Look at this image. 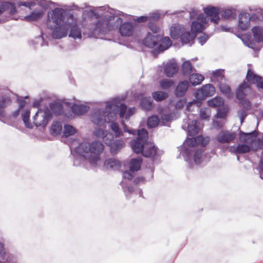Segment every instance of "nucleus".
Wrapping results in <instances>:
<instances>
[{"label":"nucleus","mask_w":263,"mask_h":263,"mask_svg":"<svg viewBox=\"0 0 263 263\" xmlns=\"http://www.w3.org/2000/svg\"><path fill=\"white\" fill-rule=\"evenodd\" d=\"M257 135L258 133L256 130L250 133L240 131L239 134V139L242 143L238 144L235 153L238 154L249 153L251 150V146L255 141Z\"/></svg>","instance_id":"nucleus-5"},{"label":"nucleus","mask_w":263,"mask_h":263,"mask_svg":"<svg viewBox=\"0 0 263 263\" xmlns=\"http://www.w3.org/2000/svg\"><path fill=\"white\" fill-rule=\"evenodd\" d=\"M237 10L234 8H228L221 10V16H232L236 15Z\"/></svg>","instance_id":"nucleus-40"},{"label":"nucleus","mask_w":263,"mask_h":263,"mask_svg":"<svg viewBox=\"0 0 263 263\" xmlns=\"http://www.w3.org/2000/svg\"><path fill=\"white\" fill-rule=\"evenodd\" d=\"M251 91V88L249 84L244 81L239 85L236 92V98L239 101L241 106L247 110L251 108V103L248 99H245V97Z\"/></svg>","instance_id":"nucleus-7"},{"label":"nucleus","mask_w":263,"mask_h":263,"mask_svg":"<svg viewBox=\"0 0 263 263\" xmlns=\"http://www.w3.org/2000/svg\"><path fill=\"white\" fill-rule=\"evenodd\" d=\"M190 16H203L202 14H199L198 11L196 9H192V11L190 12Z\"/></svg>","instance_id":"nucleus-62"},{"label":"nucleus","mask_w":263,"mask_h":263,"mask_svg":"<svg viewBox=\"0 0 263 263\" xmlns=\"http://www.w3.org/2000/svg\"><path fill=\"white\" fill-rule=\"evenodd\" d=\"M215 92V87L212 84H208L203 85L200 89L196 92V97L198 99L203 100L206 97H211Z\"/></svg>","instance_id":"nucleus-10"},{"label":"nucleus","mask_w":263,"mask_h":263,"mask_svg":"<svg viewBox=\"0 0 263 263\" xmlns=\"http://www.w3.org/2000/svg\"><path fill=\"white\" fill-rule=\"evenodd\" d=\"M51 118L52 113L49 108L40 109L33 117V123L36 126L45 127Z\"/></svg>","instance_id":"nucleus-9"},{"label":"nucleus","mask_w":263,"mask_h":263,"mask_svg":"<svg viewBox=\"0 0 263 263\" xmlns=\"http://www.w3.org/2000/svg\"><path fill=\"white\" fill-rule=\"evenodd\" d=\"M5 4H7L5 7V12H8L11 15H14L16 12V8L13 3L9 2H5Z\"/></svg>","instance_id":"nucleus-41"},{"label":"nucleus","mask_w":263,"mask_h":263,"mask_svg":"<svg viewBox=\"0 0 263 263\" xmlns=\"http://www.w3.org/2000/svg\"><path fill=\"white\" fill-rule=\"evenodd\" d=\"M198 123L199 122L196 120H192L189 123L187 130L190 136H195L198 133L199 130L198 126Z\"/></svg>","instance_id":"nucleus-26"},{"label":"nucleus","mask_w":263,"mask_h":263,"mask_svg":"<svg viewBox=\"0 0 263 263\" xmlns=\"http://www.w3.org/2000/svg\"><path fill=\"white\" fill-rule=\"evenodd\" d=\"M142 162L141 158H133L129 161V168L131 171L137 172L140 169Z\"/></svg>","instance_id":"nucleus-27"},{"label":"nucleus","mask_w":263,"mask_h":263,"mask_svg":"<svg viewBox=\"0 0 263 263\" xmlns=\"http://www.w3.org/2000/svg\"><path fill=\"white\" fill-rule=\"evenodd\" d=\"M135 171H131L130 169L128 171H125L123 173V177L125 179L130 180L134 177V173Z\"/></svg>","instance_id":"nucleus-53"},{"label":"nucleus","mask_w":263,"mask_h":263,"mask_svg":"<svg viewBox=\"0 0 263 263\" xmlns=\"http://www.w3.org/2000/svg\"><path fill=\"white\" fill-rule=\"evenodd\" d=\"M175 84V82L173 80L163 79L159 81V85L163 89H168Z\"/></svg>","instance_id":"nucleus-35"},{"label":"nucleus","mask_w":263,"mask_h":263,"mask_svg":"<svg viewBox=\"0 0 263 263\" xmlns=\"http://www.w3.org/2000/svg\"><path fill=\"white\" fill-rule=\"evenodd\" d=\"M255 41L258 43L263 42V28L259 26L253 27L252 29Z\"/></svg>","instance_id":"nucleus-23"},{"label":"nucleus","mask_w":263,"mask_h":263,"mask_svg":"<svg viewBox=\"0 0 263 263\" xmlns=\"http://www.w3.org/2000/svg\"><path fill=\"white\" fill-rule=\"evenodd\" d=\"M135 111V108H128V109H127L125 119H128L130 116H132L134 114Z\"/></svg>","instance_id":"nucleus-58"},{"label":"nucleus","mask_w":263,"mask_h":263,"mask_svg":"<svg viewBox=\"0 0 263 263\" xmlns=\"http://www.w3.org/2000/svg\"><path fill=\"white\" fill-rule=\"evenodd\" d=\"M145 179L143 177H137L134 180V183L136 185L139 184L140 183H144Z\"/></svg>","instance_id":"nucleus-59"},{"label":"nucleus","mask_w":263,"mask_h":263,"mask_svg":"<svg viewBox=\"0 0 263 263\" xmlns=\"http://www.w3.org/2000/svg\"><path fill=\"white\" fill-rule=\"evenodd\" d=\"M141 154L145 157L154 158L157 154V148L153 143L147 141Z\"/></svg>","instance_id":"nucleus-15"},{"label":"nucleus","mask_w":263,"mask_h":263,"mask_svg":"<svg viewBox=\"0 0 263 263\" xmlns=\"http://www.w3.org/2000/svg\"><path fill=\"white\" fill-rule=\"evenodd\" d=\"M219 88L221 93L227 98H230L232 96V90L229 85L221 83L219 84Z\"/></svg>","instance_id":"nucleus-34"},{"label":"nucleus","mask_w":263,"mask_h":263,"mask_svg":"<svg viewBox=\"0 0 263 263\" xmlns=\"http://www.w3.org/2000/svg\"><path fill=\"white\" fill-rule=\"evenodd\" d=\"M196 20L192 22L191 26V31L196 34L201 32L205 28V25L208 23L209 17H196Z\"/></svg>","instance_id":"nucleus-11"},{"label":"nucleus","mask_w":263,"mask_h":263,"mask_svg":"<svg viewBox=\"0 0 263 263\" xmlns=\"http://www.w3.org/2000/svg\"><path fill=\"white\" fill-rule=\"evenodd\" d=\"M203 11L207 16H219L221 10L218 7L209 6L204 8Z\"/></svg>","instance_id":"nucleus-25"},{"label":"nucleus","mask_w":263,"mask_h":263,"mask_svg":"<svg viewBox=\"0 0 263 263\" xmlns=\"http://www.w3.org/2000/svg\"><path fill=\"white\" fill-rule=\"evenodd\" d=\"M72 111L78 115H82L88 111V107L84 105H73L71 107Z\"/></svg>","instance_id":"nucleus-37"},{"label":"nucleus","mask_w":263,"mask_h":263,"mask_svg":"<svg viewBox=\"0 0 263 263\" xmlns=\"http://www.w3.org/2000/svg\"><path fill=\"white\" fill-rule=\"evenodd\" d=\"M121 124L123 126V130L125 132H127L130 134L136 135L138 132L134 129H128L127 126L126 125L124 121H122Z\"/></svg>","instance_id":"nucleus-52"},{"label":"nucleus","mask_w":263,"mask_h":263,"mask_svg":"<svg viewBox=\"0 0 263 263\" xmlns=\"http://www.w3.org/2000/svg\"><path fill=\"white\" fill-rule=\"evenodd\" d=\"M106 130H104L100 128H98L93 132V135L98 138L101 137L103 138V136L105 135Z\"/></svg>","instance_id":"nucleus-54"},{"label":"nucleus","mask_w":263,"mask_h":263,"mask_svg":"<svg viewBox=\"0 0 263 263\" xmlns=\"http://www.w3.org/2000/svg\"><path fill=\"white\" fill-rule=\"evenodd\" d=\"M162 122L165 123L171 120V115L169 114H164L161 116Z\"/></svg>","instance_id":"nucleus-60"},{"label":"nucleus","mask_w":263,"mask_h":263,"mask_svg":"<svg viewBox=\"0 0 263 263\" xmlns=\"http://www.w3.org/2000/svg\"><path fill=\"white\" fill-rule=\"evenodd\" d=\"M210 111L208 108H202L200 110V117L203 119H206L210 116Z\"/></svg>","instance_id":"nucleus-49"},{"label":"nucleus","mask_w":263,"mask_h":263,"mask_svg":"<svg viewBox=\"0 0 263 263\" xmlns=\"http://www.w3.org/2000/svg\"><path fill=\"white\" fill-rule=\"evenodd\" d=\"M99 18L95 22V31L100 33H107L112 30L119 28L122 36H130L134 31V26L130 22L122 23L121 17H96Z\"/></svg>","instance_id":"nucleus-2"},{"label":"nucleus","mask_w":263,"mask_h":263,"mask_svg":"<svg viewBox=\"0 0 263 263\" xmlns=\"http://www.w3.org/2000/svg\"><path fill=\"white\" fill-rule=\"evenodd\" d=\"M76 133V129L70 125H66L64 126V135L65 137H68Z\"/></svg>","instance_id":"nucleus-44"},{"label":"nucleus","mask_w":263,"mask_h":263,"mask_svg":"<svg viewBox=\"0 0 263 263\" xmlns=\"http://www.w3.org/2000/svg\"><path fill=\"white\" fill-rule=\"evenodd\" d=\"M160 122L158 116L154 115L149 117L147 119V124L149 128L155 127L159 124Z\"/></svg>","instance_id":"nucleus-39"},{"label":"nucleus","mask_w":263,"mask_h":263,"mask_svg":"<svg viewBox=\"0 0 263 263\" xmlns=\"http://www.w3.org/2000/svg\"><path fill=\"white\" fill-rule=\"evenodd\" d=\"M39 18V17H23L22 20L26 22H32L37 21Z\"/></svg>","instance_id":"nucleus-63"},{"label":"nucleus","mask_w":263,"mask_h":263,"mask_svg":"<svg viewBox=\"0 0 263 263\" xmlns=\"http://www.w3.org/2000/svg\"><path fill=\"white\" fill-rule=\"evenodd\" d=\"M249 11L247 10H242L239 12V16H258L261 15L263 16V8L257 7L256 6H252L249 8Z\"/></svg>","instance_id":"nucleus-14"},{"label":"nucleus","mask_w":263,"mask_h":263,"mask_svg":"<svg viewBox=\"0 0 263 263\" xmlns=\"http://www.w3.org/2000/svg\"><path fill=\"white\" fill-rule=\"evenodd\" d=\"M11 103L10 97L5 96H0V117L4 118L6 116L5 109Z\"/></svg>","instance_id":"nucleus-22"},{"label":"nucleus","mask_w":263,"mask_h":263,"mask_svg":"<svg viewBox=\"0 0 263 263\" xmlns=\"http://www.w3.org/2000/svg\"><path fill=\"white\" fill-rule=\"evenodd\" d=\"M223 103V100L221 97H215L208 101V105L212 107L221 106Z\"/></svg>","instance_id":"nucleus-38"},{"label":"nucleus","mask_w":263,"mask_h":263,"mask_svg":"<svg viewBox=\"0 0 263 263\" xmlns=\"http://www.w3.org/2000/svg\"><path fill=\"white\" fill-rule=\"evenodd\" d=\"M209 38V35L203 33L198 37V40L199 43L202 45L207 41Z\"/></svg>","instance_id":"nucleus-56"},{"label":"nucleus","mask_w":263,"mask_h":263,"mask_svg":"<svg viewBox=\"0 0 263 263\" xmlns=\"http://www.w3.org/2000/svg\"><path fill=\"white\" fill-rule=\"evenodd\" d=\"M238 114L240 117L241 122H243V120L247 116L246 111L243 109H241L238 111Z\"/></svg>","instance_id":"nucleus-57"},{"label":"nucleus","mask_w":263,"mask_h":263,"mask_svg":"<svg viewBox=\"0 0 263 263\" xmlns=\"http://www.w3.org/2000/svg\"><path fill=\"white\" fill-rule=\"evenodd\" d=\"M110 128L115 133L116 137L123 136V133L120 129L119 125L117 123L112 122L110 125Z\"/></svg>","instance_id":"nucleus-45"},{"label":"nucleus","mask_w":263,"mask_h":263,"mask_svg":"<svg viewBox=\"0 0 263 263\" xmlns=\"http://www.w3.org/2000/svg\"><path fill=\"white\" fill-rule=\"evenodd\" d=\"M185 27L179 24H173L170 28V35L174 40H177L180 38L183 33Z\"/></svg>","instance_id":"nucleus-16"},{"label":"nucleus","mask_w":263,"mask_h":263,"mask_svg":"<svg viewBox=\"0 0 263 263\" xmlns=\"http://www.w3.org/2000/svg\"><path fill=\"white\" fill-rule=\"evenodd\" d=\"M158 46V51L162 52L167 49L172 44V42L169 37L166 36L162 38Z\"/></svg>","instance_id":"nucleus-24"},{"label":"nucleus","mask_w":263,"mask_h":263,"mask_svg":"<svg viewBox=\"0 0 263 263\" xmlns=\"http://www.w3.org/2000/svg\"><path fill=\"white\" fill-rule=\"evenodd\" d=\"M213 77L214 78H220L221 80H222L224 77V71L221 69L216 70V71L213 72Z\"/></svg>","instance_id":"nucleus-51"},{"label":"nucleus","mask_w":263,"mask_h":263,"mask_svg":"<svg viewBox=\"0 0 263 263\" xmlns=\"http://www.w3.org/2000/svg\"><path fill=\"white\" fill-rule=\"evenodd\" d=\"M153 18H156L157 17H153ZM148 27L149 29L152 31L154 33H157L159 30L158 26L155 22V19L151 21L148 24Z\"/></svg>","instance_id":"nucleus-47"},{"label":"nucleus","mask_w":263,"mask_h":263,"mask_svg":"<svg viewBox=\"0 0 263 263\" xmlns=\"http://www.w3.org/2000/svg\"><path fill=\"white\" fill-rule=\"evenodd\" d=\"M50 110L56 116L61 115L63 112V105L60 103L55 102L50 104Z\"/></svg>","instance_id":"nucleus-30"},{"label":"nucleus","mask_w":263,"mask_h":263,"mask_svg":"<svg viewBox=\"0 0 263 263\" xmlns=\"http://www.w3.org/2000/svg\"><path fill=\"white\" fill-rule=\"evenodd\" d=\"M196 34L192 31L189 30L187 28L185 29L179 39L183 44H192L196 38Z\"/></svg>","instance_id":"nucleus-17"},{"label":"nucleus","mask_w":263,"mask_h":263,"mask_svg":"<svg viewBox=\"0 0 263 263\" xmlns=\"http://www.w3.org/2000/svg\"><path fill=\"white\" fill-rule=\"evenodd\" d=\"M193 70V66L189 61L183 62L182 65V73L183 76H189Z\"/></svg>","instance_id":"nucleus-32"},{"label":"nucleus","mask_w":263,"mask_h":263,"mask_svg":"<svg viewBox=\"0 0 263 263\" xmlns=\"http://www.w3.org/2000/svg\"><path fill=\"white\" fill-rule=\"evenodd\" d=\"M196 141H197L198 145L202 146H205L210 141V138L209 137H203L202 136H198L196 137Z\"/></svg>","instance_id":"nucleus-43"},{"label":"nucleus","mask_w":263,"mask_h":263,"mask_svg":"<svg viewBox=\"0 0 263 263\" xmlns=\"http://www.w3.org/2000/svg\"><path fill=\"white\" fill-rule=\"evenodd\" d=\"M140 104L141 107L145 110H150L153 108V101L149 97L143 98L141 100Z\"/></svg>","instance_id":"nucleus-31"},{"label":"nucleus","mask_w":263,"mask_h":263,"mask_svg":"<svg viewBox=\"0 0 263 263\" xmlns=\"http://www.w3.org/2000/svg\"><path fill=\"white\" fill-rule=\"evenodd\" d=\"M103 141L107 145H110L111 142L114 139L113 135L108 131H106V133L104 136H103Z\"/></svg>","instance_id":"nucleus-46"},{"label":"nucleus","mask_w":263,"mask_h":263,"mask_svg":"<svg viewBox=\"0 0 263 263\" xmlns=\"http://www.w3.org/2000/svg\"><path fill=\"white\" fill-rule=\"evenodd\" d=\"M259 17H239L238 27L242 30L248 29L251 26V22L256 23Z\"/></svg>","instance_id":"nucleus-18"},{"label":"nucleus","mask_w":263,"mask_h":263,"mask_svg":"<svg viewBox=\"0 0 263 263\" xmlns=\"http://www.w3.org/2000/svg\"><path fill=\"white\" fill-rule=\"evenodd\" d=\"M203 151L201 149H197L194 154V160L196 163L199 164L201 163V158L203 155Z\"/></svg>","instance_id":"nucleus-48"},{"label":"nucleus","mask_w":263,"mask_h":263,"mask_svg":"<svg viewBox=\"0 0 263 263\" xmlns=\"http://www.w3.org/2000/svg\"><path fill=\"white\" fill-rule=\"evenodd\" d=\"M196 141V137L187 138L186 140V143L190 146H196L198 145L197 141Z\"/></svg>","instance_id":"nucleus-55"},{"label":"nucleus","mask_w":263,"mask_h":263,"mask_svg":"<svg viewBox=\"0 0 263 263\" xmlns=\"http://www.w3.org/2000/svg\"><path fill=\"white\" fill-rule=\"evenodd\" d=\"M138 138L136 139L133 140L130 144L134 152L136 154L142 153L145 143H146L148 139V133L144 128L138 130Z\"/></svg>","instance_id":"nucleus-8"},{"label":"nucleus","mask_w":263,"mask_h":263,"mask_svg":"<svg viewBox=\"0 0 263 263\" xmlns=\"http://www.w3.org/2000/svg\"><path fill=\"white\" fill-rule=\"evenodd\" d=\"M62 129V126L59 122H53L52 124L50 133L53 136H57L60 134Z\"/></svg>","instance_id":"nucleus-36"},{"label":"nucleus","mask_w":263,"mask_h":263,"mask_svg":"<svg viewBox=\"0 0 263 263\" xmlns=\"http://www.w3.org/2000/svg\"><path fill=\"white\" fill-rule=\"evenodd\" d=\"M210 21L211 22L214 23L215 24H217L221 18L226 20L227 18H229V17H210Z\"/></svg>","instance_id":"nucleus-61"},{"label":"nucleus","mask_w":263,"mask_h":263,"mask_svg":"<svg viewBox=\"0 0 263 263\" xmlns=\"http://www.w3.org/2000/svg\"><path fill=\"white\" fill-rule=\"evenodd\" d=\"M47 26L52 30V36L54 39L66 36L68 31L69 37L80 39L82 37L76 17H48Z\"/></svg>","instance_id":"nucleus-1"},{"label":"nucleus","mask_w":263,"mask_h":263,"mask_svg":"<svg viewBox=\"0 0 263 263\" xmlns=\"http://www.w3.org/2000/svg\"><path fill=\"white\" fill-rule=\"evenodd\" d=\"M30 111L29 110H26L22 114L23 120L25 124V126L27 128H30L31 127V124L29 122Z\"/></svg>","instance_id":"nucleus-42"},{"label":"nucleus","mask_w":263,"mask_h":263,"mask_svg":"<svg viewBox=\"0 0 263 263\" xmlns=\"http://www.w3.org/2000/svg\"><path fill=\"white\" fill-rule=\"evenodd\" d=\"M153 98L157 101H161L168 97L167 92L162 91H154L152 94Z\"/></svg>","instance_id":"nucleus-33"},{"label":"nucleus","mask_w":263,"mask_h":263,"mask_svg":"<svg viewBox=\"0 0 263 263\" xmlns=\"http://www.w3.org/2000/svg\"><path fill=\"white\" fill-rule=\"evenodd\" d=\"M158 41L159 38L158 35H152L149 33L143 40V44L146 47L153 48L157 45Z\"/></svg>","instance_id":"nucleus-21"},{"label":"nucleus","mask_w":263,"mask_h":263,"mask_svg":"<svg viewBox=\"0 0 263 263\" xmlns=\"http://www.w3.org/2000/svg\"><path fill=\"white\" fill-rule=\"evenodd\" d=\"M116 145L118 148H121L125 145V143L122 140H119L116 142Z\"/></svg>","instance_id":"nucleus-64"},{"label":"nucleus","mask_w":263,"mask_h":263,"mask_svg":"<svg viewBox=\"0 0 263 263\" xmlns=\"http://www.w3.org/2000/svg\"><path fill=\"white\" fill-rule=\"evenodd\" d=\"M104 165L107 169L112 171L119 170L122 166L121 162L115 158L106 159L104 162Z\"/></svg>","instance_id":"nucleus-19"},{"label":"nucleus","mask_w":263,"mask_h":263,"mask_svg":"<svg viewBox=\"0 0 263 263\" xmlns=\"http://www.w3.org/2000/svg\"><path fill=\"white\" fill-rule=\"evenodd\" d=\"M179 70V66L175 61H168L163 67L165 75L169 78L173 77L176 74Z\"/></svg>","instance_id":"nucleus-13"},{"label":"nucleus","mask_w":263,"mask_h":263,"mask_svg":"<svg viewBox=\"0 0 263 263\" xmlns=\"http://www.w3.org/2000/svg\"><path fill=\"white\" fill-rule=\"evenodd\" d=\"M204 77L199 73H193L190 74L189 80L191 84L196 86L199 85L201 83V82L204 80Z\"/></svg>","instance_id":"nucleus-29"},{"label":"nucleus","mask_w":263,"mask_h":263,"mask_svg":"<svg viewBox=\"0 0 263 263\" xmlns=\"http://www.w3.org/2000/svg\"><path fill=\"white\" fill-rule=\"evenodd\" d=\"M104 147L103 144L99 141L91 143H82L77 148L78 154L87 160L92 166H97L100 160V155L103 152Z\"/></svg>","instance_id":"nucleus-3"},{"label":"nucleus","mask_w":263,"mask_h":263,"mask_svg":"<svg viewBox=\"0 0 263 263\" xmlns=\"http://www.w3.org/2000/svg\"><path fill=\"white\" fill-rule=\"evenodd\" d=\"M246 79L249 82L252 84H257L258 82L261 80V78L259 76L254 73V72L249 69L247 71Z\"/></svg>","instance_id":"nucleus-28"},{"label":"nucleus","mask_w":263,"mask_h":263,"mask_svg":"<svg viewBox=\"0 0 263 263\" xmlns=\"http://www.w3.org/2000/svg\"><path fill=\"white\" fill-rule=\"evenodd\" d=\"M83 16H121L123 12L109 7L108 5L93 7L84 3L81 5Z\"/></svg>","instance_id":"nucleus-4"},{"label":"nucleus","mask_w":263,"mask_h":263,"mask_svg":"<svg viewBox=\"0 0 263 263\" xmlns=\"http://www.w3.org/2000/svg\"><path fill=\"white\" fill-rule=\"evenodd\" d=\"M116 115L114 111L98 110L91 116V121L98 126H103L105 123L114 121Z\"/></svg>","instance_id":"nucleus-6"},{"label":"nucleus","mask_w":263,"mask_h":263,"mask_svg":"<svg viewBox=\"0 0 263 263\" xmlns=\"http://www.w3.org/2000/svg\"><path fill=\"white\" fill-rule=\"evenodd\" d=\"M189 85V82L187 81H182L178 83L175 90L176 96L177 97H183L186 92Z\"/></svg>","instance_id":"nucleus-20"},{"label":"nucleus","mask_w":263,"mask_h":263,"mask_svg":"<svg viewBox=\"0 0 263 263\" xmlns=\"http://www.w3.org/2000/svg\"><path fill=\"white\" fill-rule=\"evenodd\" d=\"M236 137L235 132L229 130H222L219 133L216 137V140L220 143H230L233 141Z\"/></svg>","instance_id":"nucleus-12"},{"label":"nucleus","mask_w":263,"mask_h":263,"mask_svg":"<svg viewBox=\"0 0 263 263\" xmlns=\"http://www.w3.org/2000/svg\"><path fill=\"white\" fill-rule=\"evenodd\" d=\"M119 116L121 118L125 117L126 111H127V106L123 103H122L119 106Z\"/></svg>","instance_id":"nucleus-50"}]
</instances>
